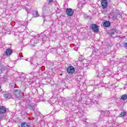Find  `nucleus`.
<instances>
[{
	"mask_svg": "<svg viewBox=\"0 0 127 127\" xmlns=\"http://www.w3.org/2000/svg\"><path fill=\"white\" fill-rule=\"evenodd\" d=\"M13 95L16 99H19L22 98V92L20 89L14 90Z\"/></svg>",
	"mask_w": 127,
	"mask_h": 127,
	"instance_id": "1",
	"label": "nucleus"
},
{
	"mask_svg": "<svg viewBox=\"0 0 127 127\" xmlns=\"http://www.w3.org/2000/svg\"><path fill=\"white\" fill-rule=\"evenodd\" d=\"M36 37L37 38V40H39V41H43V42H44V41H46V37H45V35H37Z\"/></svg>",
	"mask_w": 127,
	"mask_h": 127,
	"instance_id": "2",
	"label": "nucleus"
},
{
	"mask_svg": "<svg viewBox=\"0 0 127 127\" xmlns=\"http://www.w3.org/2000/svg\"><path fill=\"white\" fill-rule=\"evenodd\" d=\"M66 71L68 74H73L75 72V67L72 65L67 67Z\"/></svg>",
	"mask_w": 127,
	"mask_h": 127,
	"instance_id": "3",
	"label": "nucleus"
},
{
	"mask_svg": "<svg viewBox=\"0 0 127 127\" xmlns=\"http://www.w3.org/2000/svg\"><path fill=\"white\" fill-rule=\"evenodd\" d=\"M65 12L68 16H72L74 14V10L72 8H67L66 9Z\"/></svg>",
	"mask_w": 127,
	"mask_h": 127,
	"instance_id": "4",
	"label": "nucleus"
},
{
	"mask_svg": "<svg viewBox=\"0 0 127 127\" xmlns=\"http://www.w3.org/2000/svg\"><path fill=\"white\" fill-rule=\"evenodd\" d=\"M91 28L92 30H94L95 32H98L99 31V27L98 25L95 24H93L91 25Z\"/></svg>",
	"mask_w": 127,
	"mask_h": 127,
	"instance_id": "5",
	"label": "nucleus"
},
{
	"mask_svg": "<svg viewBox=\"0 0 127 127\" xmlns=\"http://www.w3.org/2000/svg\"><path fill=\"white\" fill-rule=\"evenodd\" d=\"M101 6L102 8H107V6H108V1L107 0H102Z\"/></svg>",
	"mask_w": 127,
	"mask_h": 127,
	"instance_id": "6",
	"label": "nucleus"
},
{
	"mask_svg": "<svg viewBox=\"0 0 127 127\" xmlns=\"http://www.w3.org/2000/svg\"><path fill=\"white\" fill-rule=\"evenodd\" d=\"M116 33H117V30L116 29H113L110 31V35H111V37H113V38H115L116 37Z\"/></svg>",
	"mask_w": 127,
	"mask_h": 127,
	"instance_id": "7",
	"label": "nucleus"
},
{
	"mask_svg": "<svg viewBox=\"0 0 127 127\" xmlns=\"http://www.w3.org/2000/svg\"><path fill=\"white\" fill-rule=\"evenodd\" d=\"M3 97L5 99H9L12 98V96L11 95V93H6L3 94Z\"/></svg>",
	"mask_w": 127,
	"mask_h": 127,
	"instance_id": "8",
	"label": "nucleus"
},
{
	"mask_svg": "<svg viewBox=\"0 0 127 127\" xmlns=\"http://www.w3.org/2000/svg\"><path fill=\"white\" fill-rule=\"evenodd\" d=\"M6 113V108L4 106L0 107V114H5Z\"/></svg>",
	"mask_w": 127,
	"mask_h": 127,
	"instance_id": "9",
	"label": "nucleus"
},
{
	"mask_svg": "<svg viewBox=\"0 0 127 127\" xmlns=\"http://www.w3.org/2000/svg\"><path fill=\"white\" fill-rule=\"evenodd\" d=\"M19 75L20 76L19 78V80L20 81H23L25 79V76H24V73L23 72H20L19 73Z\"/></svg>",
	"mask_w": 127,
	"mask_h": 127,
	"instance_id": "10",
	"label": "nucleus"
},
{
	"mask_svg": "<svg viewBox=\"0 0 127 127\" xmlns=\"http://www.w3.org/2000/svg\"><path fill=\"white\" fill-rule=\"evenodd\" d=\"M84 5H85V4H84V3L80 2L78 3L77 6L79 8V9H82V8L84 7Z\"/></svg>",
	"mask_w": 127,
	"mask_h": 127,
	"instance_id": "11",
	"label": "nucleus"
},
{
	"mask_svg": "<svg viewBox=\"0 0 127 127\" xmlns=\"http://www.w3.org/2000/svg\"><path fill=\"white\" fill-rule=\"evenodd\" d=\"M5 54L7 56L11 55L12 54V51L10 49H7L5 51Z\"/></svg>",
	"mask_w": 127,
	"mask_h": 127,
	"instance_id": "12",
	"label": "nucleus"
},
{
	"mask_svg": "<svg viewBox=\"0 0 127 127\" xmlns=\"http://www.w3.org/2000/svg\"><path fill=\"white\" fill-rule=\"evenodd\" d=\"M103 25L105 27H109L111 26V22H110V21H106L104 22Z\"/></svg>",
	"mask_w": 127,
	"mask_h": 127,
	"instance_id": "13",
	"label": "nucleus"
},
{
	"mask_svg": "<svg viewBox=\"0 0 127 127\" xmlns=\"http://www.w3.org/2000/svg\"><path fill=\"white\" fill-rule=\"evenodd\" d=\"M21 127H30L28 124H27L26 123H22Z\"/></svg>",
	"mask_w": 127,
	"mask_h": 127,
	"instance_id": "14",
	"label": "nucleus"
},
{
	"mask_svg": "<svg viewBox=\"0 0 127 127\" xmlns=\"http://www.w3.org/2000/svg\"><path fill=\"white\" fill-rule=\"evenodd\" d=\"M126 115H127V112L126 111H123L121 113L119 117L120 118H122V117H125V116H126Z\"/></svg>",
	"mask_w": 127,
	"mask_h": 127,
	"instance_id": "15",
	"label": "nucleus"
},
{
	"mask_svg": "<svg viewBox=\"0 0 127 127\" xmlns=\"http://www.w3.org/2000/svg\"><path fill=\"white\" fill-rule=\"evenodd\" d=\"M33 16L34 17H37L38 16V11H34L33 13Z\"/></svg>",
	"mask_w": 127,
	"mask_h": 127,
	"instance_id": "16",
	"label": "nucleus"
},
{
	"mask_svg": "<svg viewBox=\"0 0 127 127\" xmlns=\"http://www.w3.org/2000/svg\"><path fill=\"white\" fill-rule=\"evenodd\" d=\"M121 99H122V100H123V101H125V100H127V94L123 95L121 96Z\"/></svg>",
	"mask_w": 127,
	"mask_h": 127,
	"instance_id": "17",
	"label": "nucleus"
},
{
	"mask_svg": "<svg viewBox=\"0 0 127 127\" xmlns=\"http://www.w3.org/2000/svg\"><path fill=\"white\" fill-rule=\"evenodd\" d=\"M24 9L28 12V13H30V9L28 8V6H26L24 7Z\"/></svg>",
	"mask_w": 127,
	"mask_h": 127,
	"instance_id": "18",
	"label": "nucleus"
},
{
	"mask_svg": "<svg viewBox=\"0 0 127 127\" xmlns=\"http://www.w3.org/2000/svg\"><path fill=\"white\" fill-rule=\"evenodd\" d=\"M34 114L36 116H38V115H39V113L38 112V111H37V110L34 109Z\"/></svg>",
	"mask_w": 127,
	"mask_h": 127,
	"instance_id": "19",
	"label": "nucleus"
},
{
	"mask_svg": "<svg viewBox=\"0 0 127 127\" xmlns=\"http://www.w3.org/2000/svg\"><path fill=\"white\" fill-rule=\"evenodd\" d=\"M78 60L79 61H83V60H84V59H83V58H82V56H80L79 57Z\"/></svg>",
	"mask_w": 127,
	"mask_h": 127,
	"instance_id": "20",
	"label": "nucleus"
},
{
	"mask_svg": "<svg viewBox=\"0 0 127 127\" xmlns=\"http://www.w3.org/2000/svg\"><path fill=\"white\" fill-rule=\"evenodd\" d=\"M124 46H125V47L127 48V43H124Z\"/></svg>",
	"mask_w": 127,
	"mask_h": 127,
	"instance_id": "21",
	"label": "nucleus"
},
{
	"mask_svg": "<svg viewBox=\"0 0 127 127\" xmlns=\"http://www.w3.org/2000/svg\"><path fill=\"white\" fill-rule=\"evenodd\" d=\"M50 3H51V2H53V0H49Z\"/></svg>",
	"mask_w": 127,
	"mask_h": 127,
	"instance_id": "22",
	"label": "nucleus"
},
{
	"mask_svg": "<svg viewBox=\"0 0 127 127\" xmlns=\"http://www.w3.org/2000/svg\"><path fill=\"white\" fill-rule=\"evenodd\" d=\"M30 74H31V75H34V72H31Z\"/></svg>",
	"mask_w": 127,
	"mask_h": 127,
	"instance_id": "23",
	"label": "nucleus"
},
{
	"mask_svg": "<svg viewBox=\"0 0 127 127\" xmlns=\"http://www.w3.org/2000/svg\"><path fill=\"white\" fill-rule=\"evenodd\" d=\"M11 87L12 88H15V86H14V85H11Z\"/></svg>",
	"mask_w": 127,
	"mask_h": 127,
	"instance_id": "24",
	"label": "nucleus"
},
{
	"mask_svg": "<svg viewBox=\"0 0 127 127\" xmlns=\"http://www.w3.org/2000/svg\"><path fill=\"white\" fill-rule=\"evenodd\" d=\"M106 113L109 115V114H110V111H106Z\"/></svg>",
	"mask_w": 127,
	"mask_h": 127,
	"instance_id": "25",
	"label": "nucleus"
},
{
	"mask_svg": "<svg viewBox=\"0 0 127 127\" xmlns=\"http://www.w3.org/2000/svg\"><path fill=\"white\" fill-rule=\"evenodd\" d=\"M87 120V119H86V118H84V119H83V121H86V120Z\"/></svg>",
	"mask_w": 127,
	"mask_h": 127,
	"instance_id": "26",
	"label": "nucleus"
},
{
	"mask_svg": "<svg viewBox=\"0 0 127 127\" xmlns=\"http://www.w3.org/2000/svg\"><path fill=\"white\" fill-rule=\"evenodd\" d=\"M94 126H96V124H94Z\"/></svg>",
	"mask_w": 127,
	"mask_h": 127,
	"instance_id": "27",
	"label": "nucleus"
},
{
	"mask_svg": "<svg viewBox=\"0 0 127 127\" xmlns=\"http://www.w3.org/2000/svg\"><path fill=\"white\" fill-rule=\"evenodd\" d=\"M43 17H44V15H43Z\"/></svg>",
	"mask_w": 127,
	"mask_h": 127,
	"instance_id": "28",
	"label": "nucleus"
},
{
	"mask_svg": "<svg viewBox=\"0 0 127 127\" xmlns=\"http://www.w3.org/2000/svg\"><path fill=\"white\" fill-rule=\"evenodd\" d=\"M30 42H32V41H31Z\"/></svg>",
	"mask_w": 127,
	"mask_h": 127,
	"instance_id": "29",
	"label": "nucleus"
},
{
	"mask_svg": "<svg viewBox=\"0 0 127 127\" xmlns=\"http://www.w3.org/2000/svg\"><path fill=\"white\" fill-rule=\"evenodd\" d=\"M34 43L36 44L37 43H35V42H34Z\"/></svg>",
	"mask_w": 127,
	"mask_h": 127,
	"instance_id": "30",
	"label": "nucleus"
},
{
	"mask_svg": "<svg viewBox=\"0 0 127 127\" xmlns=\"http://www.w3.org/2000/svg\"><path fill=\"white\" fill-rule=\"evenodd\" d=\"M26 61H27V60H26Z\"/></svg>",
	"mask_w": 127,
	"mask_h": 127,
	"instance_id": "31",
	"label": "nucleus"
}]
</instances>
